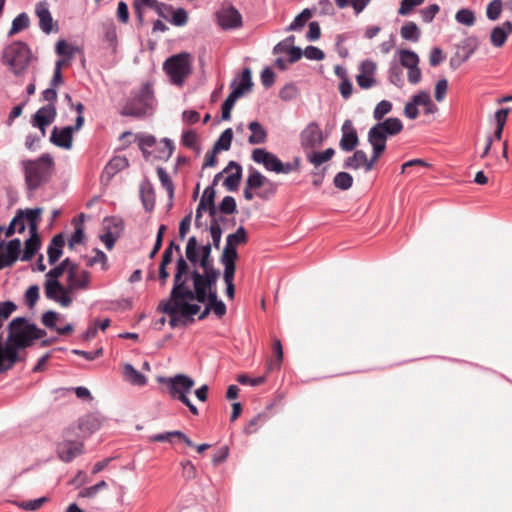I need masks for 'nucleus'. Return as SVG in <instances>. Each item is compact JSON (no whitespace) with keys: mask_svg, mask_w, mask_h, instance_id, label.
<instances>
[{"mask_svg":"<svg viewBox=\"0 0 512 512\" xmlns=\"http://www.w3.org/2000/svg\"><path fill=\"white\" fill-rule=\"evenodd\" d=\"M187 260L182 255L176 261V269L173 278V287L169 299L160 302L158 310L164 314H179L184 319V324L192 323L193 316L200 312V306L190 301L196 300V296L185 295V291H194L191 285H188Z\"/></svg>","mask_w":512,"mask_h":512,"instance_id":"obj_1","label":"nucleus"},{"mask_svg":"<svg viewBox=\"0 0 512 512\" xmlns=\"http://www.w3.org/2000/svg\"><path fill=\"white\" fill-rule=\"evenodd\" d=\"M46 335V331L30 323L25 317H16L8 325V336L4 344L5 372L19 361V350L30 347L35 340Z\"/></svg>","mask_w":512,"mask_h":512,"instance_id":"obj_2","label":"nucleus"},{"mask_svg":"<svg viewBox=\"0 0 512 512\" xmlns=\"http://www.w3.org/2000/svg\"><path fill=\"white\" fill-rule=\"evenodd\" d=\"M20 165L24 173L27 191L32 194L50 180L54 169V160L50 154L45 153L34 160H22Z\"/></svg>","mask_w":512,"mask_h":512,"instance_id":"obj_3","label":"nucleus"},{"mask_svg":"<svg viewBox=\"0 0 512 512\" xmlns=\"http://www.w3.org/2000/svg\"><path fill=\"white\" fill-rule=\"evenodd\" d=\"M185 276L187 277L188 285H191L192 282L194 289V291H185V295L196 296L198 303H205L207 300V291L216 285L220 271L215 267H208L203 269V273H200L196 269L191 270L187 263Z\"/></svg>","mask_w":512,"mask_h":512,"instance_id":"obj_4","label":"nucleus"},{"mask_svg":"<svg viewBox=\"0 0 512 512\" xmlns=\"http://www.w3.org/2000/svg\"><path fill=\"white\" fill-rule=\"evenodd\" d=\"M160 382L165 383L172 399L178 400L189 408L193 415H198L197 407L192 404L188 395L195 385V381L184 374H177L173 377L160 378Z\"/></svg>","mask_w":512,"mask_h":512,"instance_id":"obj_5","label":"nucleus"},{"mask_svg":"<svg viewBox=\"0 0 512 512\" xmlns=\"http://www.w3.org/2000/svg\"><path fill=\"white\" fill-rule=\"evenodd\" d=\"M32 53L28 45L22 41H15L3 51V61L16 75H22L27 69Z\"/></svg>","mask_w":512,"mask_h":512,"instance_id":"obj_6","label":"nucleus"},{"mask_svg":"<svg viewBox=\"0 0 512 512\" xmlns=\"http://www.w3.org/2000/svg\"><path fill=\"white\" fill-rule=\"evenodd\" d=\"M154 103L153 89L149 83L144 84L138 93L131 97L122 108V116L143 117L152 109Z\"/></svg>","mask_w":512,"mask_h":512,"instance_id":"obj_7","label":"nucleus"},{"mask_svg":"<svg viewBox=\"0 0 512 512\" xmlns=\"http://www.w3.org/2000/svg\"><path fill=\"white\" fill-rule=\"evenodd\" d=\"M163 70L174 85L182 86L191 73L190 55L180 53L169 57L163 64Z\"/></svg>","mask_w":512,"mask_h":512,"instance_id":"obj_8","label":"nucleus"},{"mask_svg":"<svg viewBox=\"0 0 512 512\" xmlns=\"http://www.w3.org/2000/svg\"><path fill=\"white\" fill-rule=\"evenodd\" d=\"M65 270L59 264L50 269L46 274L44 283V293L47 299L59 303L62 307H69L73 301L72 297L60 296L64 292V285L59 282V278Z\"/></svg>","mask_w":512,"mask_h":512,"instance_id":"obj_9","label":"nucleus"},{"mask_svg":"<svg viewBox=\"0 0 512 512\" xmlns=\"http://www.w3.org/2000/svg\"><path fill=\"white\" fill-rule=\"evenodd\" d=\"M403 130V123L399 118L390 117L384 121L380 120L368 131V138L384 143L387 138L399 134Z\"/></svg>","mask_w":512,"mask_h":512,"instance_id":"obj_10","label":"nucleus"},{"mask_svg":"<svg viewBox=\"0 0 512 512\" xmlns=\"http://www.w3.org/2000/svg\"><path fill=\"white\" fill-rule=\"evenodd\" d=\"M217 24L223 30H233L240 28L243 24L242 15L229 2H223L215 13Z\"/></svg>","mask_w":512,"mask_h":512,"instance_id":"obj_11","label":"nucleus"},{"mask_svg":"<svg viewBox=\"0 0 512 512\" xmlns=\"http://www.w3.org/2000/svg\"><path fill=\"white\" fill-rule=\"evenodd\" d=\"M245 184L253 190L265 187V190L257 193V196L262 199H268L269 196L276 192V185L253 167L249 169V175Z\"/></svg>","mask_w":512,"mask_h":512,"instance_id":"obj_12","label":"nucleus"},{"mask_svg":"<svg viewBox=\"0 0 512 512\" xmlns=\"http://www.w3.org/2000/svg\"><path fill=\"white\" fill-rule=\"evenodd\" d=\"M67 285L64 286V292L60 296L71 297V293L75 290H86L90 284V273L86 270L77 269L74 271L72 267L67 275Z\"/></svg>","mask_w":512,"mask_h":512,"instance_id":"obj_13","label":"nucleus"},{"mask_svg":"<svg viewBox=\"0 0 512 512\" xmlns=\"http://www.w3.org/2000/svg\"><path fill=\"white\" fill-rule=\"evenodd\" d=\"M323 133L316 122L309 123L300 133V143L304 150H312L322 145Z\"/></svg>","mask_w":512,"mask_h":512,"instance_id":"obj_14","label":"nucleus"},{"mask_svg":"<svg viewBox=\"0 0 512 512\" xmlns=\"http://www.w3.org/2000/svg\"><path fill=\"white\" fill-rule=\"evenodd\" d=\"M103 223L106 232L100 236V240L108 250H111L119 237L120 231L123 229V221L116 217H107Z\"/></svg>","mask_w":512,"mask_h":512,"instance_id":"obj_15","label":"nucleus"},{"mask_svg":"<svg viewBox=\"0 0 512 512\" xmlns=\"http://www.w3.org/2000/svg\"><path fill=\"white\" fill-rule=\"evenodd\" d=\"M215 189L213 185H209L204 189L203 195L200 199V202L198 204V207L196 209L195 214V225L196 227H200L202 224L200 222V219L202 217L203 211H208L209 215L211 217H214L216 214V207L214 203L215 199Z\"/></svg>","mask_w":512,"mask_h":512,"instance_id":"obj_16","label":"nucleus"},{"mask_svg":"<svg viewBox=\"0 0 512 512\" xmlns=\"http://www.w3.org/2000/svg\"><path fill=\"white\" fill-rule=\"evenodd\" d=\"M377 69V65L372 60H364L359 66L360 73L356 76V81L359 87L362 89L372 88L377 84L374 77Z\"/></svg>","mask_w":512,"mask_h":512,"instance_id":"obj_17","label":"nucleus"},{"mask_svg":"<svg viewBox=\"0 0 512 512\" xmlns=\"http://www.w3.org/2000/svg\"><path fill=\"white\" fill-rule=\"evenodd\" d=\"M342 137L339 142L340 148L345 152L353 151L359 144V138L353 122L350 119L344 121L342 127Z\"/></svg>","mask_w":512,"mask_h":512,"instance_id":"obj_18","label":"nucleus"},{"mask_svg":"<svg viewBox=\"0 0 512 512\" xmlns=\"http://www.w3.org/2000/svg\"><path fill=\"white\" fill-rule=\"evenodd\" d=\"M251 157L254 162L263 164L268 171L278 173V170L281 169V160L275 154L263 148L254 149Z\"/></svg>","mask_w":512,"mask_h":512,"instance_id":"obj_19","label":"nucleus"},{"mask_svg":"<svg viewBox=\"0 0 512 512\" xmlns=\"http://www.w3.org/2000/svg\"><path fill=\"white\" fill-rule=\"evenodd\" d=\"M129 166V161L125 156H114L104 167L101 173V182L105 185L109 184L112 178L120 171Z\"/></svg>","mask_w":512,"mask_h":512,"instance_id":"obj_20","label":"nucleus"},{"mask_svg":"<svg viewBox=\"0 0 512 512\" xmlns=\"http://www.w3.org/2000/svg\"><path fill=\"white\" fill-rule=\"evenodd\" d=\"M57 453L62 461L71 462L83 453V443L65 440L58 444Z\"/></svg>","mask_w":512,"mask_h":512,"instance_id":"obj_21","label":"nucleus"},{"mask_svg":"<svg viewBox=\"0 0 512 512\" xmlns=\"http://www.w3.org/2000/svg\"><path fill=\"white\" fill-rule=\"evenodd\" d=\"M57 116L56 105L46 104L39 108L32 116V126H49Z\"/></svg>","mask_w":512,"mask_h":512,"instance_id":"obj_22","label":"nucleus"},{"mask_svg":"<svg viewBox=\"0 0 512 512\" xmlns=\"http://www.w3.org/2000/svg\"><path fill=\"white\" fill-rule=\"evenodd\" d=\"M74 128L72 126H66L62 129L54 127L50 141L57 147L70 149L72 147Z\"/></svg>","mask_w":512,"mask_h":512,"instance_id":"obj_23","label":"nucleus"},{"mask_svg":"<svg viewBox=\"0 0 512 512\" xmlns=\"http://www.w3.org/2000/svg\"><path fill=\"white\" fill-rule=\"evenodd\" d=\"M231 170H234V172L225 178L223 185L229 191H236L242 179V166L238 162L230 161L223 172L228 173Z\"/></svg>","mask_w":512,"mask_h":512,"instance_id":"obj_24","label":"nucleus"},{"mask_svg":"<svg viewBox=\"0 0 512 512\" xmlns=\"http://www.w3.org/2000/svg\"><path fill=\"white\" fill-rule=\"evenodd\" d=\"M512 33V23L505 21L501 26H496L491 31V43L495 47H502L508 36Z\"/></svg>","mask_w":512,"mask_h":512,"instance_id":"obj_25","label":"nucleus"},{"mask_svg":"<svg viewBox=\"0 0 512 512\" xmlns=\"http://www.w3.org/2000/svg\"><path fill=\"white\" fill-rule=\"evenodd\" d=\"M65 245V239L63 234H56L47 249L49 264H55L63 253V247Z\"/></svg>","mask_w":512,"mask_h":512,"instance_id":"obj_26","label":"nucleus"},{"mask_svg":"<svg viewBox=\"0 0 512 512\" xmlns=\"http://www.w3.org/2000/svg\"><path fill=\"white\" fill-rule=\"evenodd\" d=\"M248 129L251 134L248 138V142L252 145L263 144L267 141V131L261 123L258 121H252L248 125Z\"/></svg>","mask_w":512,"mask_h":512,"instance_id":"obj_27","label":"nucleus"},{"mask_svg":"<svg viewBox=\"0 0 512 512\" xmlns=\"http://www.w3.org/2000/svg\"><path fill=\"white\" fill-rule=\"evenodd\" d=\"M140 197L144 209L147 212L152 211L155 206V194L152 185L148 181L140 185Z\"/></svg>","mask_w":512,"mask_h":512,"instance_id":"obj_28","label":"nucleus"},{"mask_svg":"<svg viewBox=\"0 0 512 512\" xmlns=\"http://www.w3.org/2000/svg\"><path fill=\"white\" fill-rule=\"evenodd\" d=\"M36 15L39 18V26L41 30L46 34H49L53 28V19L48 8L44 4L37 5Z\"/></svg>","mask_w":512,"mask_h":512,"instance_id":"obj_29","label":"nucleus"},{"mask_svg":"<svg viewBox=\"0 0 512 512\" xmlns=\"http://www.w3.org/2000/svg\"><path fill=\"white\" fill-rule=\"evenodd\" d=\"M478 45L479 42L476 37H468L457 46L456 53L458 54V56L462 57V60L467 61L478 48Z\"/></svg>","mask_w":512,"mask_h":512,"instance_id":"obj_30","label":"nucleus"},{"mask_svg":"<svg viewBox=\"0 0 512 512\" xmlns=\"http://www.w3.org/2000/svg\"><path fill=\"white\" fill-rule=\"evenodd\" d=\"M253 85L251 70L249 68H245L239 78L234 79L231 83L232 91H241V96L245 93L246 90H250Z\"/></svg>","mask_w":512,"mask_h":512,"instance_id":"obj_31","label":"nucleus"},{"mask_svg":"<svg viewBox=\"0 0 512 512\" xmlns=\"http://www.w3.org/2000/svg\"><path fill=\"white\" fill-rule=\"evenodd\" d=\"M123 376L126 381L135 386H144L147 382L146 377L129 363L123 366Z\"/></svg>","mask_w":512,"mask_h":512,"instance_id":"obj_32","label":"nucleus"},{"mask_svg":"<svg viewBox=\"0 0 512 512\" xmlns=\"http://www.w3.org/2000/svg\"><path fill=\"white\" fill-rule=\"evenodd\" d=\"M41 240L38 233H30V237L25 241V248L21 259L29 261L38 252Z\"/></svg>","mask_w":512,"mask_h":512,"instance_id":"obj_33","label":"nucleus"},{"mask_svg":"<svg viewBox=\"0 0 512 512\" xmlns=\"http://www.w3.org/2000/svg\"><path fill=\"white\" fill-rule=\"evenodd\" d=\"M21 249V242L19 239L15 238L10 240L6 244V255H2V261L6 266H11L19 257Z\"/></svg>","mask_w":512,"mask_h":512,"instance_id":"obj_34","label":"nucleus"},{"mask_svg":"<svg viewBox=\"0 0 512 512\" xmlns=\"http://www.w3.org/2000/svg\"><path fill=\"white\" fill-rule=\"evenodd\" d=\"M343 167L353 170L363 167L366 171V153L363 150H356L352 156L345 159Z\"/></svg>","mask_w":512,"mask_h":512,"instance_id":"obj_35","label":"nucleus"},{"mask_svg":"<svg viewBox=\"0 0 512 512\" xmlns=\"http://www.w3.org/2000/svg\"><path fill=\"white\" fill-rule=\"evenodd\" d=\"M368 142L372 146L373 151L370 159H368L366 156V172H369L373 169L375 163L379 160L386 149V145L384 143L378 142L371 138H368Z\"/></svg>","mask_w":512,"mask_h":512,"instance_id":"obj_36","label":"nucleus"},{"mask_svg":"<svg viewBox=\"0 0 512 512\" xmlns=\"http://www.w3.org/2000/svg\"><path fill=\"white\" fill-rule=\"evenodd\" d=\"M335 154V150L333 148H327L322 152L315 151L312 149L307 153V160L313 164L315 167L320 166L324 162L329 161Z\"/></svg>","mask_w":512,"mask_h":512,"instance_id":"obj_37","label":"nucleus"},{"mask_svg":"<svg viewBox=\"0 0 512 512\" xmlns=\"http://www.w3.org/2000/svg\"><path fill=\"white\" fill-rule=\"evenodd\" d=\"M401 37L405 40L417 42L420 39L421 32L416 23L406 22L400 29Z\"/></svg>","mask_w":512,"mask_h":512,"instance_id":"obj_38","label":"nucleus"},{"mask_svg":"<svg viewBox=\"0 0 512 512\" xmlns=\"http://www.w3.org/2000/svg\"><path fill=\"white\" fill-rule=\"evenodd\" d=\"M388 79L391 84L398 88H402L404 85L403 70L396 61H392L388 70Z\"/></svg>","mask_w":512,"mask_h":512,"instance_id":"obj_39","label":"nucleus"},{"mask_svg":"<svg viewBox=\"0 0 512 512\" xmlns=\"http://www.w3.org/2000/svg\"><path fill=\"white\" fill-rule=\"evenodd\" d=\"M241 97V91H231L226 100L221 106L222 119L229 120L231 118V111L237 99Z\"/></svg>","mask_w":512,"mask_h":512,"instance_id":"obj_40","label":"nucleus"},{"mask_svg":"<svg viewBox=\"0 0 512 512\" xmlns=\"http://www.w3.org/2000/svg\"><path fill=\"white\" fill-rule=\"evenodd\" d=\"M398 53L401 66L408 69L419 65V57L414 51L401 49Z\"/></svg>","mask_w":512,"mask_h":512,"instance_id":"obj_41","label":"nucleus"},{"mask_svg":"<svg viewBox=\"0 0 512 512\" xmlns=\"http://www.w3.org/2000/svg\"><path fill=\"white\" fill-rule=\"evenodd\" d=\"M24 212V220L26 219L29 224V232L30 233H38V224L40 221L42 209L41 208H34V209H27Z\"/></svg>","mask_w":512,"mask_h":512,"instance_id":"obj_42","label":"nucleus"},{"mask_svg":"<svg viewBox=\"0 0 512 512\" xmlns=\"http://www.w3.org/2000/svg\"><path fill=\"white\" fill-rule=\"evenodd\" d=\"M232 139L233 131L231 128H227L221 133L218 140L214 143L213 149H215V152L229 150L231 147Z\"/></svg>","mask_w":512,"mask_h":512,"instance_id":"obj_43","label":"nucleus"},{"mask_svg":"<svg viewBox=\"0 0 512 512\" xmlns=\"http://www.w3.org/2000/svg\"><path fill=\"white\" fill-rule=\"evenodd\" d=\"M186 259L196 265L199 261V247L196 237L192 236L188 239L185 249Z\"/></svg>","mask_w":512,"mask_h":512,"instance_id":"obj_44","label":"nucleus"},{"mask_svg":"<svg viewBox=\"0 0 512 512\" xmlns=\"http://www.w3.org/2000/svg\"><path fill=\"white\" fill-rule=\"evenodd\" d=\"M312 12L306 8L300 14H298L294 20L287 27V31H297L302 29L306 22L311 18Z\"/></svg>","mask_w":512,"mask_h":512,"instance_id":"obj_45","label":"nucleus"},{"mask_svg":"<svg viewBox=\"0 0 512 512\" xmlns=\"http://www.w3.org/2000/svg\"><path fill=\"white\" fill-rule=\"evenodd\" d=\"M29 23H30V21H29L28 15L24 12L20 13L18 16H16L13 19L8 35L12 36L20 31L28 28Z\"/></svg>","mask_w":512,"mask_h":512,"instance_id":"obj_46","label":"nucleus"},{"mask_svg":"<svg viewBox=\"0 0 512 512\" xmlns=\"http://www.w3.org/2000/svg\"><path fill=\"white\" fill-rule=\"evenodd\" d=\"M157 175L162 187L167 191L169 198L172 199L174 196V184L167 171L163 167H158Z\"/></svg>","mask_w":512,"mask_h":512,"instance_id":"obj_47","label":"nucleus"},{"mask_svg":"<svg viewBox=\"0 0 512 512\" xmlns=\"http://www.w3.org/2000/svg\"><path fill=\"white\" fill-rule=\"evenodd\" d=\"M247 242V234L246 230L243 226H240L235 233L229 234L226 238V244L230 245L234 248L239 244H244Z\"/></svg>","mask_w":512,"mask_h":512,"instance_id":"obj_48","label":"nucleus"},{"mask_svg":"<svg viewBox=\"0 0 512 512\" xmlns=\"http://www.w3.org/2000/svg\"><path fill=\"white\" fill-rule=\"evenodd\" d=\"M48 501L47 497H40L34 500L14 502L16 506L27 511H37Z\"/></svg>","mask_w":512,"mask_h":512,"instance_id":"obj_49","label":"nucleus"},{"mask_svg":"<svg viewBox=\"0 0 512 512\" xmlns=\"http://www.w3.org/2000/svg\"><path fill=\"white\" fill-rule=\"evenodd\" d=\"M333 183L340 190H348L353 185V177L347 172H339L335 175Z\"/></svg>","mask_w":512,"mask_h":512,"instance_id":"obj_50","label":"nucleus"},{"mask_svg":"<svg viewBox=\"0 0 512 512\" xmlns=\"http://www.w3.org/2000/svg\"><path fill=\"white\" fill-rule=\"evenodd\" d=\"M16 223H19L18 232L22 233L25 230V223H24V212L23 210H19L16 214V216L11 220L8 228L6 229V236L10 237L13 235L16 231Z\"/></svg>","mask_w":512,"mask_h":512,"instance_id":"obj_51","label":"nucleus"},{"mask_svg":"<svg viewBox=\"0 0 512 512\" xmlns=\"http://www.w3.org/2000/svg\"><path fill=\"white\" fill-rule=\"evenodd\" d=\"M455 19L458 23L466 26H472L476 21L474 12L467 8H463L457 11Z\"/></svg>","mask_w":512,"mask_h":512,"instance_id":"obj_52","label":"nucleus"},{"mask_svg":"<svg viewBox=\"0 0 512 512\" xmlns=\"http://www.w3.org/2000/svg\"><path fill=\"white\" fill-rule=\"evenodd\" d=\"M393 105L388 100H381L373 111V118L376 121L382 120L388 113L392 111Z\"/></svg>","mask_w":512,"mask_h":512,"instance_id":"obj_53","label":"nucleus"},{"mask_svg":"<svg viewBox=\"0 0 512 512\" xmlns=\"http://www.w3.org/2000/svg\"><path fill=\"white\" fill-rule=\"evenodd\" d=\"M100 427L97 417L94 415H87L80 420L79 428L82 431L93 433Z\"/></svg>","mask_w":512,"mask_h":512,"instance_id":"obj_54","label":"nucleus"},{"mask_svg":"<svg viewBox=\"0 0 512 512\" xmlns=\"http://www.w3.org/2000/svg\"><path fill=\"white\" fill-rule=\"evenodd\" d=\"M212 245L210 243L201 247V257L199 258V266L204 269L214 267L213 259L211 258Z\"/></svg>","mask_w":512,"mask_h":512,"instance_id":"obj_55","label":"nucleus"},{"mask_svg":"<svg viewBox=\"0 0 512 512\" xmlns=\"http://www.w3.org/2000/svg\"><path fill=\"white\" fill-rule=\"evenodd\" d=\"M218 209L221 213L230 215L237 211V204L232 196H225L220 202Z\"/></svg>","mask_w":512,"mask_h":512,"instance_id":"obj_56","label":"nucleus"},{"mask_svg":"<svg viewBox=\"0 0 512 512\" xmlns=\"http://www.w3.org/2000/svg\"><path fill=\"white\" fill-rule=\"evenodd\" d=\"M273 351L275 353L276 359H275V361L271 360L269 362L268 367H269L270 370L279 369L280 365H281V362L283 360V349H282V344H281L280 340H278V339L274 340V342H273Z\"/></svg>","mask_w":512,"mask_h":512,"instance_id":"obj_57","label":"nucleus"},{"mask_svg":"<svg viewBox=\"0 0 512 512\" xmlns=\"http://www.w3.org/2000/svg\"><path fill=\"white\" fill-rule=\"evenodd\" d=\"M161 147L158 149V157L160 159H169L174 151V144L172 140L163 138L160 143Z\"/></svg>","mask_w":512,"mask_h":512,"instance_id":"obj_58","label":"nucleus"},{"mask_svg":"<svg viewBox=\"0 0 512 512\" xmlns=\"http://www.w3.org/2000/svg\"><path fill=\"white\" fill-rule=\"evenodd\" d=\"M502 11V1L501 0H492L486 9V15L489 20H497Z\"/></svg>","mask_w":512,"mask_h":512,"instance_id":"obj_59","label":"nucleus"},{"mask_svg":"<svg viewBox=\"0 0 512 512\" xmlns=\"http://www.w3.org/2000/svg\"><path fill=\"white\" fill-rule=\"evenodd\" d=\"M210 235L213 241V246L216 249H219L220 242H221V236H222V228L217 220H212L210 227H209Z\"/></svg>","mask_w":512,"mask_h":512,"instance_id":"obj_60","label":"nucleus"},{"mask_svg":"<svg viewBox=\"0 0 512 512\" xmlns=\"http://www.w3.org/2000/svg\"><path fill=\"white\" fill-rule=\"evenodd\" d=\"M237 258H238L237 249L226 244L223 249L221 259H220L221 263L222 264H235V261Z\"/></svg>","mask_w":512,"mask_h":512,"instance_id":"obj_61","label":"nucleus"},{"mask_svg":"<svg viewBox=\"0 0 512 512\" xmlns=\"http://www.w3.org/2000/svg\"><path fill=\"white\" fill-rule=\"evenodd\" d=\"M155 143H156V139L152 135H145V136H141L139 138L138 145L146 159L150 155V152L147 150V148L154 146Z\"/></svg>","mask_w":512,"mask_h":512,"instance_id":"obj_62","label":"nucleus"},{"mask_svg":"<svg viewBox=\"0 0 512 512\" xmlns=\"http://www.w3.org/2000/svg\"><path fill=\"white\" fill-rule=\"evenodd\" d=\"M39 299V287L37 285L30 286L25 293V301L29 308H33Z\"/></svg>","mask_w":512,"mask_h":512,"instance_id":"obj_63","label":"nucleus"},{"mask_svg":"<svg viewBox=\"0 0 512 512\" xmlns=\"http://www.w3.org/2000/svg\"><path fill=\"white\" fill-rule=\"evenodd\" d=\"M172 19H171V22L175 25V26H183L187 23V20H188V14L186 12L185 9L183 8H178L177 10H173L172 9Z\"/></svg>","mask_w":512,"mask_h":512,"instance_id":"obj_64","label":"nucleus"}]
</instances>
